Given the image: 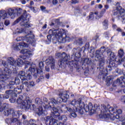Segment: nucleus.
<instances>
[{
	"mask_svg": "<svg viewBox=\"0 0 125 125\" xmlns=\"http://www.w3.org/2000/svg\"><path fill=\"white\" fill-rule=\"evenodd\" d=\"M70 115L72 118H77V113H76V112L72 111L70 113Z\"/></svg>",
	"mask_w": 125,
	"mask_h": 125,
	"instance_id": "5fc2aeb1",
	"label": "nucleus"
},
{
	"mask_svg": "<svg viewBox=\"0 0 125 125\" xmlns=\"http://www.w3.org/2000/svg\"><path fill=\"white\" fill-rule=\"evenodd\" d=\"M115 108L113 107L110 106L108 108H107L106 106L104 109H102L101 111V114L99 115L100 119H109L111 118L110 114H111L112 116L115 114Z\"/></svg>",
	"mask_w": 125,
	"mask_h": 125,
	"instance_id": "6e6552de",
	"label": "nucleus"
},
{
	"mask_svg": "<svg viewBox=\"0 0 125 125\" xmlns=\"http://www.w3.org/2000/svg\"><path fill=\"white\" fill-rule=\"evenodd\" d=\"M2 64L5 67L3 71L4 75L0 76V81L4 82L5 81H7V80H8V77H7V76H10V74H12V71L10 69L7 67H8V65H7V63L5 61H2Z\"/></svg>",
	"mask_w": 125,
	"mask_h": 125,
	"instance_id": "1a4fd4ad",
	"label": "nucleus"
},
{
	"mask_svg": "<svg viewBox=\"0 0 125 125\" xmlns=\"http://www.w3.org/2000/svg\"><path fill=\"white\" fill-rule=\"evenodd\" d=\"M22 8H19L18 9H17V13L18 14V15H19L20 14H21V13H22Z\"/></svg>",
	"mask_w": 125,
	"mask_h": 125,
	"instance_id": "6e6d98bb",
	"label": "nucleus"
},
{
	"mask_svg": "<svg viewBox=\"0 0 125 125\" xmlns=\"http://www.w3.org/2000/svg\"><path fill=\"white\" fill-rule=\"evenodd\" d=\"M3 114L4 116L8 117V116L12 115L13 118H15L14 121L13 123V125H21L22 123L20 121L18 120V119L20 118V116L22 115V111L18 110L14 111L13 109H5Z\"/></svg>",
	"mask_w": 125,
	"mask_h": 125,
	"instance_id": "7ed1b4c3",
	"label": "nucleus"
},
{
	"mask_svg": "<svg viewBox=\"0 0 125 125\" xmlns=\"http://www.w3.org/2000/svg\"><path fill=\"white\" fill-rule=\"evenodd\" d=\"M6 94L4 95V99H8L9 98V96H11L13 95V90H8L5 91Z\"/></svg>",
	"mask_w": 125,
	"mask_h": 125,
	"instance_id": "bb28decb",
	"label": "nucleus"
},
{
	"mask_svg": "<svg viewBox=\"0 0 125 125\" xmlns=\"http://www.w3.org/2000/svg\"><path fill=\"white\" fill-rule=\"evenodd\" d=\"M46 63L47 65H50L51 70L55 69V60L52 56H49L46 60Z\"/></svg>",
	"mask_w": 125,
	"mask_h": 125,
	"instance_id": "a211bd4d",
	"label": "nucleus"
},
{
	"mask_svg": "<svg viewBox=\"0 0 125 125\" xmlns=\"http://www.w3.org/2000/svg\"><path fill=\"white\" fill-rule=\"evenodd\" d=\"M14 82H10L9 83L6 85V87L8 89H13V88H14Z\"/></svg>",
	"mask_w": 125,
	"mask_h": 125,
	"instance_id": "4c0bfd02",
	"label": "nucleus"
},
{
	"mask_svg": "<svg viewBox=\"0 0 125 125\" xmlns=\"http://www.w3.org/2000/svg\"><path fill=\"white\" fill-rule=\"evenodd\" d=\"M21 53H22L23 55L26 54V53H31V52L27 51V49H23L21 51Z\"/></svg>",
	"mask_w": 125,
	"mask_h": 125,
	"instance_id": "de8ad7c7",
	"label": "nucleus"
},
{
	"mask_svg": "<svg viewBox=\"0 0 125 125\" xmlns=\"http://www.w3.org/2000/svg\"><path fill=\"white\" fill-rule=\"evenodd\" d=\"M123 23H125V14L122 16Z\"/></svg>",
	"mask_w": 125,
	"mask_h": 125,
	"instance_id": "338daca9",
	"label": "nucleus"
},
{
	"mask_svg": "<svg viewBox=\"0 0 125 125\" xmlns=\"http://www.w3.org/2000/svg\"><path fill=\"white\" fill-rule=\"evenodd\" d=\"M76 42L79 45H82V44H83V39L82 38L78 39Z\"/></svg>",
	"mask_w": 125,
	"mask_h": 125,
	"instance_id": "c03bdc74",
	"label": "nucleus"
},
{
	"mask_svg": "<svg viewBox=\"0 0 125 125\" xmlns=\"http://www.w3.org/2000/svg\"><path fill=\"white\" fill-rule=\"evenodd\" d=\"M4 95H1L0 94V101H3L4 100Z\"/></svg>",
	"mask_w": 125,
	"mask_h": 125,
	"instance_id": "0e129e2a",
	"label": "nucleus"
},
{
	"mask_svg": "<svg viewBox=\"0 0 125 125\" xmlns=\"http://www.w3.org/2000/svg\"><path fill=\"white\" fill-rule=\"evenodd\" d=\"M24 40H25L27 42H29V43H33L34 42V36H26L24 37Z\"/></svg>",
	"mask_w": 125,
	"mask_h": 125,
	"instance_id": "cd10ccee",
	"label": "nucleus"
},
{
	"mask_svg": "<svg viewBox=\"0 0 125 125\" xmlns=\"http://www.w3.org/2000/svg\"><path fill=\"white\" fill-rule=\"evenodd\" d=\"M55 57L57 59L61 58V60L58 61V64L60 68H62V66H64V62L68 61L69 58H70V55H67L66 53L63 52L61 53H57L55 54Z\"/></svg>",
	"mask_w": 125,
	"mask_h": 125,
	"instance_id": "9d476101",
	"label": "nucleus"
},
{
	"mask_svg": "<svg viewBox=\"0 0 125 125\" xmlns=\"http://www.w3.org/2000/svg\"><path fill=\"white\" fill-rule=\"evenodd\" d=\"M109 5H104V9H103L101 11L100 14H101V17H102L104 14L106 13V10L107 9H109Z\"/></svg>",
	"mask_w": 125,
	"mask_h": 125,
	"instance_id": "72a5a7b5",
	"label": "nucleus"
},
{
	"mask_svg": "<svg viewBox=\"0 0 125 125\" xmlns=\"http://www.w3.org/2000/svg\"><path fill=\"white\" fill-rule=\"evenodd\" d=\"M51 125H63V123H58L57 122H54V123H52V124Z\"/></svg>",
	"mask_w": 125,
	"mask_h": 125,
	"instance_id": "e2e57ef3",
	"label": "nucleus"
},
{
	"mask_svg": "<svg viewBox=\"0 0 125 125\" xmlns=\"http://www.w3.org/2000/svg\"><path fill=\"white\" fill-rule=\"evenodd\" d=\"M71 57L69 56V58L68 60L66 62H63L62 63L64 64L62 66V68H65L66 67V65H68L69 68L72 69V68H75V69H77V70H79L80 68V65H79L78 62L77 61H75L74 60L70 61Z\"/></svg>",
	"mask_w": 125,
	"mask_h": 125,
	"instance_id": "f8f14e48",
	"label": "nucleus"
},
{
	"mask_svg": "<svg viewBox=\"0 0 125 125\" xmlns=\"http://www.w3.org/2000/svg\"><path fill=\"white\" fill-rule=\"evenodd\" d=\"M10 64L12 66H18V67H22V65L23 64H31V62L28 61H23L21 59H18V60L16 61L14 60L13 59V58L10 57Z\"/></svg>",
	"mask_w": 125,
	"mask_h": 125,
	"instance_id": "ddd939ff",
	"label": "nucleus"
},
{
	"mask_svg": "<svg viewBox=\"0 0 125 125\" xmlns=\"http://www.w3.org/2000/svg\"><path fill=\"white\" fill-rule=\"evenodd\" d=\"M110 61L109 62H113L114 63H116V64H118L117 62V59H116V55L114 52H111L110 54Z\"/></svg>",
	"mask_w": 125,
	"mask_h": 125,
	"instance_id": "a878e982",
	"label": "nucleus"
},
{
	"mask_svg": "<svg viewBox=\"0 0 125 125\" xmlns=\"http://www.w3.org/2000/svg\"><path fill=\"white\" fill-rule=\"evenodd\" d=\"M105 51H106V47H105V46L101 47L100 50H97L96 51L95 59L96 61H98L99 62L100 71H103V69L104 68L105 58H104L103 53H104Z\"/></svg>",
	"mask_w": 125,
	"mask_h": 125,
	"instance_id": "20e7f679",
	"label": "nucleus"
},
{
	"mask_svg": "<svg viewBox=\"0 0 125 125\" xmlns=\"http://www.w3.org/2000/svg\"><path fill=\"white\" fill-rule=\"evenodd\" d=\"M30 15L27 14V13H23V14L18 18L14 22V25H16V24H18L19 22L21 21V20H22L23 22L24 21H25V23L23 24V26L25 27V28H30V27L32 25V24L29 23V21H30Z\"/></svg>",
	"mask_w": 125,
	"mask_h": 125,
	"instance_id": "0eeeda50",
	"label": "nucleus"
},
{
	"mask_svg": "<svg viewBox=\"0 0 125 125\" xmlns=\"http://www.w3.org/2000/svg\"><path fill=\"white\" fill-rule=\"evenodd\" d=\"M16 97H17V94L13 95L11 98L9 99V101L11 103H15L16 102Z\"/></svg>",
	"mask_w": 125,
	"mask_h": 125,
	"instance_id": "c9c22d12",
	"label": "nucleus"
},
{
	"mask_svg": "<svg viewBox=\"0 0 125 125\" xmlns=\"http://www.w3.org/2000/svg\"><path fill=\"white\" fill-rule=\"evenodd\" d=\"M25 37H19L16 39L17 42H21V41H24Z\"/></svg>",
	"mask_w": 125,
	"mask_h": 125,
	"instance_id": "09e8293b",
	"label": "nucleus"
},
{
	"mask_svg": "<svg viewBox=\"0 0 125 125\" xmlns=\"http://www.w3.org/2000/svg\"><path fill=\"white\" fill-rule=\"evenodd\" d=\"M58 108H59V106H58L57 107H53V117H59V116H60V113L58 112L59 111Z\"/></svg>",
	"mask_w": 125,
	"mask_h": 125,
	"instance_id": "c85d7f7f",
	"label": "nucleus"
},
{
	"mask_svg": "<svg viewBox=\"0 0 125 125\" xmlns=\"http://www.w3.org/2000/svg\"><path fill=\"white\" fill-rule=\"evenodd\" d=\"M24 84H25V85H27L28 88H31V87H34L35 86V82L31 81L28 83L27 82H24L23 83Z\"/></svg>",
	"mask_w": 125,
	"mask_h": 125,
	"instance_id": "c756f323",
	"label": "nucleus"
},
{
	"mask_svg": "<svg viewBox=\"0 0 125 125\" xmlns=\"http://www.w3.org/2000/svg\"><path fill=\"white\" fill-rule=\"evenodd\" d=\"M55 23L53 22H51V23L50 24V26H54L55 27V26H56L55 24L57 25V26H60V25H61V24H62V22H60V20L59 19H56L55 21Z\"/></svg>",
	"mask_w": 125,
	"mask_h": 125,
	"instance_id": "2f4dec72",
	"label": "nucleus"
},
{
	"mask_svg": "<svg viewBox=\"0 0 125 125\" xmlns=\"http://www.w3.org/2000/svg\"><path fill=\"white\" fill-rule=\"evenodd\" d=\"M68 92L69 91H64L63 92H61L59 93V96L56 100L54 98L50 99L51 103L54 105L55 104H59L60 103H62V102H64V103H66L67 101H68V99L70 96L68 95Z\"/></svg>",
	"mask_w": 125,
	"mask_h": 125,
	"instance_id": "423d86ee",
	"label": "nucleus"
},
{
	"mask_svg": "<svg viewBox=\"0 0 125 125\" xmlns=\"http://www.w3.org/2000/svg\"><path fill=\"white\" fill-rule=\"evenodd\" d=\"M83 51V49L80 48L79 51L76 52L75 54L71 55V59H73L75 61L79 62V59L82 57V53Z\"/></svg>",
	"mask_w": 125,
	"mask_h": 125,
	"instance_id": "6ab92c4d",
	"label": "nucleus"
},
{
	"mask_svg": "<svg viewBox=\"0 0 125 125\" xmlns=\"http://www.w3.org/2000/svg\"><path fill=\"white\" fill-rule=\"evenodd\" d=\"M39 68H37V66L35 64H31V66L29 67L28 70L26 71V73L25 71H21L17 72L16 70L13 72L14 74L18 75V77H20V79L21 80V82L23 83L24 81H28L31 80L33 77L36 79L39 76V74L42 73V70L44 67V63L41 61L39 62Z\"/></svg>",
	"mask_w": 125,
	"mask_h": 125,
	"instance_id": "f257e3e1",
	"label": "nucleus"
},
{
	"mask_svg": "<svg viewBox=\"0 0 125 125\" xmlns=\"http://www.w3.org/2000/svg\"><path fill=\"white\" fill-rule=\"evenodd\" d=\"M43 107L44 109H48V105H50V104H52V103H51V102H49L47 98L45 97H44L43 98Z\"/></svg>",
	"mask_w": 125,
	"mask_h": 125,
	"instance_id": "b1692460",
	"label": "nucleus"
},
{
	"mask_svg": "<svg viewBox=\"0 0 125 125\" xmlns=\"http://www.w3.org/2000/svg\"><path fill=\"white\" fill-rule=\"evenodd\" d=\"M42 80H44V76L43 75L40 76V78L36 80V82L39 83H40V82H42Z\"/></svg>",
	"mask_w": 125,
	"mask_h": 125,
	"instance_id": "37998d69",
	"label": "nucleus"
},
{
	"mask_svg": "<svg viewBox=\"0 0 125 125\" xmlns=\"http://www.w3.org/2000/svg\"><path fill=\"white\" fill-rule=\"evenodd\" d=\"M23 95H20L17 99L16 102L21 109H23L25 110H29L31 107L32 100L30 99L29 97H26L25 100H23Z\"/></svg>",
	"mask_w": 125,
	"mask_h": 125,
	"instance_id": "39448f33",
	"label": "nucleus"
},
{
	"mask_svg": "<svg viewBox=\"0 0 125 125\" xmlns=\"http://www.w3.org/2000/svg\"><path fill=\"white\" fill-rule=\"evenodd\" d=\"M35 102L38 105H40L36 108V111L37 114H38L39 116H41L43 114V109L42 108L43 107V102H42V99L39 98L36 99Z\"/></svg>",
	"mask_w": 125,
	"mask_h": 125,
	"instance_id": "2eb2a0df",
	"label": "nucleus"
},
{
	"mask_svg": "<svg viewBox=\"0 0 125 125\" xmlns=\"http://www.w3.org/2000/svg\"><path fill=\"white\" fill-rule=\"evenodd\" d=\"M97 109H98V106L97 104H94L93 106V110L95 111L96 110H97Z\"/></svg>",
	"mask_w": 125,
	"mask_h": 125,
	"instance_id": "4d7b16f0",
	"label": "nucleus"
},
{
	"mask_svg": "<svg viewBox=\"0 0 125 125\" xmlns=\"http://www.w3.org/2000/svg\"><path fill=\"white\" fill-rule=\"evenodd\" d=\"M112 85L113 87H117L118 85H120L121 87H125V74L124 76H121L120 78H118L115 81Z\"/></svg>",
	"mask_w": 125,
	"mask_h": 125,
	"instance_id": "dca6fc26",
	"label": "nucleus"
},
{
	"mask_svg": "<svg viewBox=\"0 0 125 125\" xmlns=\"http://www.w3.org/2000/svg\"><path fill=\"white\" fill-rule=\"evenodd\" d=\"M49 34H50L47 36V39L49 42H51L52 37L53 36L58 39V41L60 43H65L66 42H69L71 41V38L67 36L66 30L63 29H61L60 30L58 29H55L54 30L50 29Z\"/></svg>",
	"mask_w": 125,
	"mask_h": 125,
	"instance_id": "f03ea898",
	"label": "nucleus"
},
{
	"mask_svg": "<svg viewBox=\"0 0 125 125\" xmlns=\"http://www.w3.org/2000/svg\"><path fill=\"white\" fill-rule=\"evenodd\" d=\"M14 84H19V83H20L21 81H20V79H19L18 78H16L15 79V82H14Z\"/></svg>",
	"mask_w": 125,
	"mask_h": 125,
	"instance_id": "49530a36",
	"label": "nucleus"
},
{
	"mask_svg": "<svg viewBox=\"0 0 125 125\" xmlns=\"http://www.w3.org/2000/svg\"><path fill=\"white\" fill-rule=\"evenodd\" d=\"M104 35L105 37V38H109V35H110V32H109V31L105 32L104 33Z\"/></svg>",
	"mask_w": 125,
	"mask_h": 125,
	"instance_id": "bf43d9fd",
	"label": "nucleus"
},
{
	"mask_svg": "<svg viewBox=\"0 0 125 125\" xmlns=\"http://www.w3.org/2000/svg\"><path fill=\"white\" fill-rule=\"evenodd\" d=\"M122 113L123 111L122 110V109H118L116 111V112H114V114L112 115L113 118H110L111 120L114 121V120H115V118L118 120L120 118V115H122Z\"/></svg>",
	"mask_w": 125,
	"mask_h": 125,
	"instance_id": "5701e85b",
	"label": "nucleus"
},
{
	"mask_svg": "<svg viewBox=\"0 0 125 125\" xmlns=\"http://www.w3.org/2000/svg\"><path fill=\"white\" fill-rule=\"evenodd\" d=\"M79 99L77 101L76 99L73 100V101H72V102H71V105H72V106H74V107H75L76 109H77V108H78V105L79 104Z\"/></svg>",
	"mask_w": 125,
	"mask_h": 125,
	"instance_id": "f704fd0d",
	"label": "nucleus"
},
{
	"mask_svg": "<svg viewBox=\"0 0 125 125\" xmlns=\"http://www.w3.org/2000/svg\"><path fill=\"white\" fill-rule=\"evenodd\" d=\"M84 111L87 113V112H90L89 110V108H88V105H85V106L84 107V108H83Z\"/></svg>",
	"mask_w": 125,
	"mask_h": 125,
	"instance_id": "864d4df0",
	"label": "nucleus"
},
{
	"mask_svg": "<svg viewBox=\"0 0 125 125\" xmlns=\"http://www.w3.org/2000/svg\"><path fill=\"white\" fill-rule=\"evenodd\" d=\"M31 53H26L25 55L22 56H20L21 59L24 60V61H26L27 59L31 58V57L32 56Z\"/></svg>",
	"mask_w": 125,
	"mask_h": 125,
	"instance_id": "393cba45",
	"label": "nucleus"
},
{
	"mask_svg": "<svg viewBox=\"0 0 125 125\" xmlns=\"http://www.w3.org/2000/svg\"><path fill=\"white\" fill-rule=\"evenodd\" d=\"M79 113H80V115H83V109L80 108L79 110Z\"/></svg>",
	"mask_w": 125,
	"mask_h": 125,
	"instance_id": "69168bd1",
	"label": "nucleus"
},
{
	"mask_svg": "<svg viewBox=\"0 0 125 125\" xmlns=\"http://www.w3.org/2000/svg\"><path fill=\"white\" fill-rule=\"evenodd\" d=\"M103 25L104 27V30H106L108 29V26L109 25V22L108 20H104L103 22Z\"/></svg>",
	"mask_w": 125,
	"mask_h": 125,
	"instance_id": "58836bf2",
	"label": "nucleus"
},
{
	"mask_svg": "<svg viewBox=\"0 0 125 125\" xmlns=\"http://www.w3.org/2000/svg\"><path fill=\"white\" fill-rule=\"evenodd\" d=\"M88 108H89V110L90 112H91L93 109V105L92 104V103H89L88 105Z\"/></svg>",
	"mask_w": 125,
	"mask_h": 125,
	"instance_id": "a18cd8bd",
	"label": "nucleus"
},
{
	"mask_svg": "<svg viewBox=\"0 0 125 125\" xmlns=\"http://www.w3.org/2000/svg\"><path fill=\"white\" fill-rule=\"evenodd\" d=\"M71 2L72 4H77L80 2V0H71Z\"/></svg>",
	"mask_w": 125,
	"mask_h": 125,
	"instance_id": "8fccbe9b",
	"label": "nucleus"
},
{
	"mask_svg": "<svg viewBox=\"0 0 125 125\" xmlns=\"http://www.w3.org/2000/svg\"><path fill=\"white\" fill-rule=\"evenodd\" d=\"M82 64V69L83 70H86L87 68H88V66H90V65H91L92 63V61H91V59H88V58H85L84 59L83 62Z\"/></svg>",
	"mask_w": 125,
	"mask_h": 125,
	"instance_id": "f3484780",
	"label": "nucleus"
},
{
	"mask_svg": "<svg viewBox=\"0 0 125 125\" xmlns=\"http://www.w3.org/2000/svg\"><path fill=\"white\" fill-rule=\"evenodd\" d=\"M14 120H15V118H6L5 119V123L8 125H13V123L14 122Z\"/></svg>",
	"mask_w": 125,
	"mask_h": 125,
	"instance_id": "473e14b6",
	"label": "nucleus"
},
{
	"mask_svg": "<svg viewBox=\"0 0 125 125\" xmlns=\"http://www.w3.org/2000/svg\"><path fill=\"white\" fill-rule=\"evenodd\" d=\"M112 81V78H111L110 76H108L106 78V82L107 83H110Z\"/></svg>",
	"mask_w": 125,
	"mask_h": 125,
	"instance_id": "680f3d73",
	"label": "nucleus"
},
{
	"mask_svg": "<svg viewBox=\"0 0 125 125\" xmlns=\"http://www.w3.org/2000/svg\"><path fill=\"white\" fill-rule=\"evenodd\" d=\"M118 65H120V64H118V62L117 63H114V62H109V65L107 66L105 68V71L106 73H104V71H105V69L104 67V68L103 69V70L101 71L100 68L99 66V67H97V69H99L100 72H102V74H103V75H105L104 77H106V76H107V74H109L110 72L112 71V68H117Z\"/></svg>",
	"mask_w": 125,
	"mask_h": 125,
	"instance_id": "4468645a",
	"label": "nucleus"
},
{
	"mask_svg": "<svg viewBox=\"0 0 125 125\" xmlns=\"http://www.w3.org/2000/svg\"><path fill=\"white\" fill-rule=\"evenodd\" d=\"M59 120L62 121V122H65L68 120L67 116L66 115H62L61 117H59Z\"/></svg>",
	"mask_w": 125,
	"mask_h": 125,
	"instance_id": "a19ab883",
	"label": "nucleus"
},
{
	"mask_svg": "<svg viewBox=\"0 0 125 125\" xmlns=\"http://www.w3.org/2000/svg\"><path fill=\"white\" fill-rule=\"evenodd\" d=\"M121 102H125V96H122V97H121Z\"/></svg>",
	"mask_w": 125,
	"mask_h": 125,
	"instance_id": "774afa93",
	"label": "nucleus"
},
{
	"mask_svg": "<svg viewBox=\"0 0 125 125\" xmlns=\"http://www.w3.org/2000/svg\"><path fill=\"white\" fill-rule=\"evenodd\" d=\"M4 24V25H5V26H8V25L10 24V21H9V20H5Z\"/></svg>",
	"mask_w": 125,
	"mask_h": 125,
	"instance_id": "052dcab7",
	"label": "nucleus"
},
{
	"mask_svg": "<svg viewBox=\"0 0 125 125\" xmlns=\"http://www.w3.org/2000/svg\"><path fill=\"white\" fill-rule=\"evenodd\" d=\"M28 44L24 42H21L18 43L16 45L14 46L13 49L17 51H19L21 47H27Z\"/></svg>",
	"mask_w": 125,
	"mask_h": 125,
	"instance_id": "412c9836",
	"label": "nucleus"
},
{
	"mask_svg": "<svg viewBox=\"0 0 125 125\" xmlns=\"http://www.w3.org/2000/svg\"><path fill=\"white\" fill-rule=\"evenodd\" d=\"M22 92L21 89L19 88V86H18L17 87L14 88V94H20Z\"/></svg>",
	"mask_w": 125,
	"mask_h": 125,
	"instance_id": "e433bc0d",
	"label": "nucleus"
},
{
	"mask_svg": "<svg viewBox=\"0 0 125 125\" xmlns=\"http://www.w3.org/2000/svg\"><path fill=\"white\" fill-rule=\"evenodd\" d=\"M89 42H86L85 45V47H83L81 49H83V53H84V51H85V49H88V48H89Z\"/></svg>",
	"mask_w": 125,
	"mask_h": 125,
	"instance_id": "ea45409f",
	"label": "nucleus"
},
{
	"mask_svg": "<svg viewBox=\"0 0 125 125\" xmlns=\"http://www.w3.org/2000/svg\"><path fill=\"white\" fill-rule=\"evenodd\" d=\"M9 16L11 17L12 19L15 18V13H14V9H9L7 12L5 10L0 11V21L1 19H5L8 18Z\"/></svg>",
	"mask_w": 125,
	"mask_h": 125,
	"instance_id": "9b49d317",
	"label": "nucleus"
},
{
	"mask_svg": "<svg viewBox=\"0 0 125 125\" xmlns=\"http://www.w3.org/2000/svg\"><path fill=\"white\" fill-rule=\"evenodd\" d=\"M82 99L80 98L79 99V102L78 103V104L77 105V108L80 107V109H83L84 107H85V104H84V103L82 102Z\"/></svg>",
	"mask_w": 125,
	"mask_h": 125,
	"instance_id": "7c9ffc66",
	"label": "nucleus"
},
{
	"mask_svg": "<svg viewBox=\"0 0 125 125\" xmlns=\"http://www.w3.org/2000/svg\"><path fill=\"white\" fill-rule=\"evenodd\" d=\"M119 14V11L118 10H113L112 11V15L116 16Z\"/></svg>",
	"mask_w": 125,
	"mask_h": 125,
	"instance_id": "3c124183",
	"label": "nucleus"
},
{
	"mask_svg": "<svg viewBox=\"0 0 125 125\" xmlns=\"http://www.w3.org/2000/svg\"><path fill=\"white\" fill-rule=\"evenodd\" d=\"M116 10H118V11H120V10H121V9H122V6H121V5H120V3H117L116 4Z\"/></svg>",
	"mask_w": 125,
	"mask_h": 125,
	"instance_id": "603ef678",
	"label": "nucleus"
},
{
	"mask_svg": "<svg viewBox=\"0 0 125 125\" xmlns=\"http://www.w3.org/2000/svg\"><path fill=\"white\" fill-rule=\"evenodd\" d=\"M88 20H90V19H93L94 18V13L93 12H90L89 15L87 17Z\"/></svg>",
	"mask_w": 125,
	"mask_h": 125,
	"instance_id": "79ce46f5",
	"label": "nucleus"
},
{
	"mask_svg": "<svg viewBox=\"0 0 125 125\" xmlns=\"http://www.w3.org/2000/svg\"><path fill=\"white\" fill-rule=\"evenodd\" d=\"M125 54V53L124 52V50L122 49H120L119 51H118V56H119V59L117 61V63H118V64H121V63H122V62H123V56H124V54Z\"/></svg>",
	"mask_w": 125,
	"mask_h": 125,
	"instance_id": "4be33fe9",
	"label": "nucleus"
},
{
	"mask_svg": "<svg viewBox=\"0 0 125 125\" xmlns=\"http://www.w3.org/2000/svg\"><path fill=\"white\" fill-rule=\"evenodd\" d=\"M52 3L53 5H56L58 3V0H52Z\"/></svg>",
	"mask_w": 125,
	"mask_h": 125,
	"instance_id": "13d9d810",
	"label": "nucleus"
},
{
	"mask_svg": "<svg viewBox=\"0 0 125 125\" xmlns=\"http://www.w3.org/2000/svg\"><path fill=\"white\" fill-rule=\"evenodd\" d=\"M44 121L46 125H51L52 124L56 123V122H57V120H56L54 118H52V116H46L44 118Z\"/></svg>",
	"mask_w": 125,
	"mask_h": 125,
	"instance_id": "aec40b11",
	"label": "nucleus"
}]
</instances>
